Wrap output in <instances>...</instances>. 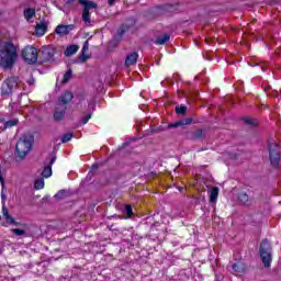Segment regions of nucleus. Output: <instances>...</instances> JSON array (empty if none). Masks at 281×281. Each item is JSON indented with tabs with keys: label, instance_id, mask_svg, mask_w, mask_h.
Segmentation results:
<instances>
[{
	"label": "nucleus",
	"instance_id": "nucleus-1",
	"mask_svg": "<svg viewBox=\"0 0 281 281\" xmlns=\"http://www.w3.org/2000/svg\"><path fill=\"white\" fill-rule=\"evenodd\" d=\"M19 54L16 46L11 41H0V67L12 69L16 65Z\"/></svg>",
	"mask_w": 281,
	"mask_h": 281
},
{
	"label": "nucleus",
	"instance_id": "nucleus-2",
	"mask_svg": "<svg viewBox=\"0 0 281 281\" xmlns=\"http://www.w3.org/2000/svg\"><path fill=\"white\" fill-rule=\"evenodd\" d=\"M268 161L272 170H280L281 162V148L280 144L274 140L267 143Z\"/></svg>",
	"mask_w": 281,
	"mask_h": 281
},
{
	"label": "nucleus",
	"instance_id": "nucleus-3",
	"mask_svg": "<svg viewBox=\"0 0 281 281\" xmlns=\"http://www.w3.org/2000/svg\"><path fill=\"white\" fill-rule=\"evenodd\" d=\"M34 142V136L23 134L22 137L19 138L15 145V155L19 159H25L32 150V144Z\"/></svg>",
	"mask_w": 281,
	"mask_h": 281
},
{
	"label": "nucleus",
	"instance_id": "nucleus-4",
	"mask_svg": "<svg viewBox=\"0 0 281 281\" xmlns=\"http://www.w3.org/2000/svg\"><path fill=\"white\" fill-rule=\"evenodd\" d=\"M21 79L16 76L8 77L1 85L0 95L1 98H10L14 93V89H19Z\"/></svg>",
	"mask_w": 281,
	"mask_h": 281
},
{
	"label": "nucleus",
	"instance_id": "nucleus-5",
	"mask_svg": "<svg viewBox=\"0 0 281 281\" xmlns=\"http://www.w3.org/2000/svg\"><path fill=\"white\" fill-rule=\"evenodd\" d=\"M259 256L261 258L263 267L269 269L271 267V241L269 239H262L259 247Z\"/></svg>",
	"mask_w": 281,
	"mask_h": 281
},
{
	"label": "nucleus",
	"instance_id": "nucleus-6",
	"mask_svg": "<svg viewBox=\"0 0 281 281\" xmlns=\"http://www.w3.org/2000/svg\"><path fill=\"white\" fill-rule=\"evenodd\" d=\"M22 58L26 65L38 63V50L34 46H26L22 49Z\"/></svg>",
	"mask_w": 281,
	"mask_h": 281
},
{
	"label": "nucleus",
	"instance_id": "nucleus-7",
	"mask_svg": "<svg viewBox=\"0 0 281 281\" xmlns=\"http://www.w3.org/2000/svg\"><path fill=\"white\" fill-rule=\"evenodd\" d=\"M54 56H56V48L52 45L42 47L40 63H54Z\"/></svg>",
	"mask_w": 281,
	"mask_h": 281
},
{
	"label": "nucleus",
	"instance_id": "nucleus-8",
	"mask_svg": "<svg viewBox=\"0 0 281 281\" xmlns=\"http://www.w3.org/2000/svg\"><path fill=\"white\" fill-rule=\"evenodd\" d=\"M74 100V93L69 90H66L64 93H61L58 97V100L56 102L57 106H63L64 109H69V104Z\"/></svg>",
	"mask_w": 281,
	"mask_h": 281
},
{
	"label": "nucleus",
	"instance_id": "nucleus-9",
	"mask_svg": "<svg viewBox=\"0 0 281 281\" xmlns=\"http://www.w3.org/2000/svg\"><path fill=\"white\" fill-rule=\"evenodd\" d=\"M54 164H56V154H50V156L48 157V162H45L44 169L42 171V177H44V179H49V177H52V167L54 166Z\"/></svg>",
	"mask_w": 281,
	"mask_h": 281
},
{
	"label": "nucleus",
	"instance_id": "nucleus-10",
	"mask_svg": "<svg viewBox=\"0 0 281 281\" xmlns=\"http://www.w3.org/2000/svg\"><path fill=\"white\" fill-rule=\"evenodd\" d=\"M76 29V25L74 24H59L55 29V33L58 34V36H67L69 35V32L74 31Z\"/></svg>",
	"mask_w": 281,
	"mask_h": 281
},
{
	"label": "nucleus",
	"instance_id": "nucleus-11",
	"mask_svg": "<svg viewBox=\"0 0 281 281\" xmlns=\"http://www.w3.org/2000/svg\"><path fill=\"white\" fill-rule=\"evenodd\" d=\"M65 115H67V108H63L56 104L55 110L53 112V117L55 122H63V120H65Z\"/></svg>",
	"mask_w": 281,
	"mask_h": 281
},
{
	"label": "nucleus",
	"instance_id": "nucleus-12",
	"mask_svg": "<svg viewBox=\"0 0 281 281\" xmlns=\"http://www.w3.org/2000/svg\"><path fill=\"white\" fill-rule=\"evenodd\" d=\"M237 201L246 207H251V205L254 204V200L245 191H241L237 194Z\"/></svg>",
	"mask_w": 281,
	"mask_h": 281
},
{
	"label": "nucleus",
	"instance_id": "nucleus-13",
	"mask_svg": "<svg viewBox=\"0 0 281 281\" xmlns=\"http://www.w3.org/2000/svg\"><path fill=\"white\" fill-rule=\"evenodd\" d=\"M138 58L139 54L137 52H132L127 54L125 58V67H133V65H137Z\"/></svg>",
	"mask_w": 281,
	"mask_h": 281
},
{
	"label": "nucleus",
	"instance_id": "nucleus-14",
	"mask_svg": "<svg viewBox=\"0 0 281 281\" xmlns=\"http://www.w3.org/2000/svg\"><path fill=\"white\" fill-rule=\"evenodd\" d=\"M78 3L80 5H83L85 12H90V10H94L95 8H98V3L91 0H78Z\"/></svg>",
	"mask_w": 281,
	"mask_h": 281
},
{
	"label": "nucleus",
	"instance_id": "nucleus-15",
	"mask_svg": "<svg viewBox=\"0 0 281 281\" xmlns=\"http://www.w3.org/2000/svg\"><path fill=\"white\" fill-rule=\"evenodd\" d=\"M204 137H205V131L201 128L190 132L189 134V139H191L192 142H196L198 139H203Z\"/></svg>",
	"mask_w": 281,
	"mask_h": 281
},
{
	"label": "nucleus",
	"instance_id": "nucleus-16",
	"mask_svg": "<svg viewBox=\"0 0 281 281\" xmlns=\"http://www.w3.org/2000/svg\"><path fill=\"white\" fill-rule=\"evenodd\" d=\"M46 33H47V22L42 21L41 23L36 24L35 34L37 36H45Z\"/></svg>",
	"mask_w": 281,
	"mask_h": 281
},
{
	"label": "nucleus",
	"instance_id": "nucleus-17",
	"mask_svg": "<svg viewBox=\"0 0 281 281\" xmlns=\"http://www.w3.org/2000/svg\"><path fill=\"white\" fill-rule=\"evenodd\" d=\"M192 122V117H188L184 121H177L176 123H170L167 125V128H179V126H186Z\"/></svg>",
	"mask_w": 281,
	"mask_h": 281
},
{
	"label": "nucleus",
	"instance_id": "nucleus-18",
	"mask_svg": "<svg viewBox=\"0 0 281 281\" xmlns=\"http://www.w3.org/2000/svg\"><path fill=\"white\" fill-rule=\"evenodd\" d=\"M88 50H89V42L86 41L82 46V49H81V55L79 56V58L82 63H87V60H89V58H91V56L85 54V52H88Z\"/></svg>",
	"mask_w": 281,
	"mask_h": 281
},
{
	"label": "nucleus",
	"instance_id": "nucleus-19",
	"mask_svg": "<svg viewBox=\"0 0 281 281\" xmlns=\"http://www.w3.org/2000/svg\"><path fill=\"white\" fill-rule=\"evenodd\" d=\"M232 269L235 273H245L247 267L243 262L237 261L232 265Z\"/></svg>",
	"mask_w": 281,
	"mask_h": 281
},
{
	"label": "nucleus",
	"instance_id": "nucleus-20",
	"mask_svg": "<svg viewBox=\"0 0 281 281\" xmlns=\"http://www.w3.org/2000/svg\"><path fill=\"white\" fill-rule=\"evenodd\" d=\"M164 10L165 12H169L170 14H177L179 12V3L166 4Z\"/></svg>",
	"mask_w": 281,
	"mask_h": 281
},
{
	"label": "nucleus",
	"instance_id": "nucleus-21",
	"mask_svg": "<svg viewBox=\"0 0 281 281\" xmlns=\"http://www.w3.org/2000/svg\"><path fill=\"white\" fill-rule=\"evenodd\" d=\"M210 203H216L217 199H218V187H213L210 190Z\"/></svg>",
	"mask_w": 281,
	"mask_h": 281
},
{
	"label": "nucleus",
	"instance_id": "nucleus-22",
	"mask_svg": "<svg viewBox=\"0 0 281 281\" xmlns=\"http://www.w3.org/2000/svg\"><path fill=\"white\" fill-rule=\"evenodd\" d=\"M78 49H79L78 45H69L65 49L64 55L67 57L74 56V54H77Z\"/></svg>",
	"mask_w": 281,
	"mask_h": 281
},
{
	"label": "nucleus",
	"instance_id": "nucleus-23",
	"mask_svg": "<svg viewBox=\"0 0 281 281\" xmlns=\"http://www.w3.org/2000/svg\"><path fill=\"white\" fill-rule=\"evenodd\" d=\"M170 41V34L166 33L162 36H159L155 41V45H166Z\"/></svg>",
	"mask_w": 281,
	"mask_h": 281
},
{
	"label": "nucleus",
	"instance_id": "nucleus-24",
	"mask_svg": "<svg viewBox=\"0 0 281 281\" xmlns=\"http://www.w3.org/2000/svg\"><path fill=\"white\" fill-rule=\"evenodd\" d=\"M34 16H36V9L27 8L24 10V19H26V21L34 19Z\"/></svg>",
	"mask_w": 281,
	"mask_h": 281
},
{
	"label": "nucleus",
	"instance_id": "nucleus-25",
	"mask_svg": "<svg viewBox=\"0 0 281 281\" xmlns=\"http://www.w3.org/2000/svg\"><path fill=\"white\" fill-rule=\"evenodd\" d=\"M43 188H45V180L43 178H40V179L35 180L34 189L35 190H43Z\"/></svg>",
	"mask_w": 281,
	"mask_h": 281
},
{
	"label": "nucleus",
	"instance_id": "nucleus-26",
	"mask_svg": "<svg viewBox=\"0 0 281 281\" xmlns=\"http://www.w3.org/2000/svg\"><path fill=\"white\" fill-rule=\"evenodd\" d=\"M176 113L177 115H184L186 113H188V106H186L184 104L176 106Z\"/></svg>",
	"mask_w": 281,
	"mask_h": 281
},
{
	"label": "nucleus",
	"instance_id": "nucleus-27",
	"mask_svg": "<svg viewBox=\"0 0 281 281\" xmlns=\"http://www.w3.org/2000/svg\"><path fill=\"white\" fill-rule=\"evenodd\" d=\"M71 76H72V71L71 69H68L65 74H64V77H63V85H66V82H68L69 80H71Z\"/></svg>",
	"mask_w": 281,
	"mask_h": 281
},
{
	"label": "nucleus",
	"instance_id": "nucleus-28",
	"mask_svg": "<svg viewBox=\"0 0 281 281\" xmlns=\"http://www.w3.org/2000/svg\"><path fill=\"white\" fill-rule=\"evenodd\" d=\"M72 138H74V133H71V132L66 133L61 137V144H67V142H71Z\"/></svg>",
	"mask_w": 281,
	"mask_h": 281
},
{
	"label": "nucleus",
	"instance_id": "nucleus-29",
	"mask_svg": "<svg viewBox=\"0 0 281 281\" xmlns=\"http://www.w3.org/2000/svg\"><path fill=\"white\" fill-rule=\"evenodd\" d=\"M4 218L8 223V225H15L19 226V222H16V220H14V217H12V215H4Z\"/></svg>",
	"mask_w": 281,
	"mask_h": 281
},
{
	"label": "nucleus",
	"instance_id": "nucleus-30",
	"mask_svg": "<svg viewBox=\"0 0 281 281\" xmlns=\"http://www.w3.org/2000/svg\"><path fill=\"white\" fill-rule=\"evenodd\" d=\"M82 21L85 23H91V12L90 11H82Z\"/></svg>",
	"mask_w": 281,
	"mask_h": 281
},
{
	"label": "nucleus",
	"instance_id": "nucleus-31",
	"mask_svg": "<svg viewBox=\"0 0 281 281\" xmlns=\"http://www.w3.org/2000/svg\"><path fill=\"white\" fill-rule=\"evenodd\" d=\"M19 124V120H9L4 122V130L12 128V126H16Z\"/></svg>",
	"mask_w": 281,
	"mask_h": 281
},
{
	"label": "nucleus",
	"instance_id": "nucleus-32",
	"mask_svg": "<svg viewBox=\"0 0 281 281\" xmlns=\"http://www.w3.org/2000/svg\"><path fill=\"white\" fill-rule=\"evenodd\" d=\"M65 196H67V190H65V189L59 190V191L55 194V199H57V201H60L61 199H65Z\"/></svg>",
	"mask_w": 281,
	"mask_h": 281
},
{
	"label": "nucleus",
	"instance_id": "nucleus-33",
	"mask_svg": "<svg viewBox=\"0 0 281 281\" xmlns=\"http://www.w3.org/2000/svg\"><path fill=\"white\" fill-rule=\"evenodd\" d=\"M125 214L127 218L133 217V206L131 204L125 205Z\"/></svg>",
	"mask_w": 281,
	"mask_h": 281
},
{
	"label": "nucleus",
	"instance_id": "nucleus-34",
	"mask_svg": "<svg viewBox=\"0 0 281 281\" xmlns=\"http://www.w3.org/2000/svg\"><path fill=\"white\" fill-rule=\"evenodd\" d=\"M11 232L14 236H25V229L12 228Z\"/></svg>",
	"mask_w": 281,
	"mask_h": 281
},
{
	"label": "nucleus",
	"instance_id": "nucleus-35",
	"mask_svg": "<svg viewBox=\"0 0 281 281\" xmlns=\"http://www.w3.org/2000/svg\"><path fill=\"white\" fill-rule=\"evenodd\" d=\"M245 124H247L248 126H256V120L251 119V117H244L243 119Z\"/></svg>",
	"mask_w": 281,
	"mask_h": 281
},
{
	"label": "nucleus",
	"instance_id": "nucleus-36",
	"mask_svg": "<svg viewBox=\"0 0 281 281\" xmlns=\"http://www.w3.org/2000/svg\"><path fill=\"white\" fill-rule=\"evenodd\" d=\"M91 120V113H88L87 115H85L81 120V124L85 125V124H88L89 121Z\"/></svg>",
	"mask_w": 281,
	"mask_h": 281
},
{
	"label": "nucleus",
	"instance_id": "nucleus-37",
	"mask_svg": "<svg viewBox=\"0 0 281 281\" xmlns=\"http://www.w3.org/2000/svg\"><path fill=\"white\" fill-rule=\"evenodd\" d=\"M5 190H1V204L5 205V201H8V196L5 195Z\"/></svg>",
	"mask_w": 281,
	"mask_h": 281
},
{
	"label": "nucleus",
	"instance_id": "nucleus-38",
	"mask_svg": "<svg viewBox=\"0 0 281 281\" xmlns=\"http://www.w3.org/2000/svg\"><path fill=\"white\" fill-rule=\"evenodd\" d=\"M0 183H1L2 190H5V178H3L1 170H0Z\"/></svg>",
	"mask_w": 281,
	"mask_h": 281
},
{
	"label": "nucleus",
	"instance_id": "nucleus-39",
	"mask_svg": "<svg viewBox=\"0 0 281 281\" xmlns=\"http://www.w3.org/2000/svg\"><path fill=\"white\" fill-rule=\"evenodd\" d=\"M9 214H10V212L8 211V206H5V204H2V215L7 216Z\"/></svg>",
	"mask_w": 281,
	"mask_h": 281
},
{
	"label": "nucleus",
	"instance_id": "nucleus-40",
	"mask_svg": "<svg viewBox=\"0 0 281 281\" xmlns=\"http://www.w3.org/2000/svg\"><path fill=\"white\" fill-rule=\"evenodd\" d=\"M117 34H119V36H124V34H126V29L120 27V29L117 30Z\"/></svg>",
	"mask_w": 281,
	"mask_h": 281
},
{
	"label": "nucleus",
	"instance_id": "nucleus-41",
	"mask_svg": "<svg viewBox=\"0 0 281 281\" xmlns=\"http://www.w3.org/2000/svg\"><path fill=\"white\" fill-rule=\"evenodd\" d=\"M36 83V80L34 79V77H31L29 80H27V85L30 87H34V85Z\"/></svg>",
	"mask_w": 281,
	"mask_h": 281
},
{
	"label": "nucleus",
	"instance_id": "nucleus-42",
	"mask_svg": "<svg viewBox=\"0 0 281 281\" xmlns=\"http://www.w3.org/2000/svg\"><path fill=\"white\" fill-rule=\"evenodd\" d=\"M109 5H115V0H108Z\"/></svg>",
	"mask_w": 281,
	"mask_h": 281
},
{
	"label": "nucleus",
	"instance_id": "nucleus-43",
	"mask_svg": "<svg viewBox=\"0 0 281 281\" xmlns=\"http://www.w3.org/2000/svg\"><path fill=\"white\" fill-rule=\"evenodd\" d=\"M89 106H95V103L89 102Z\"/></svg>",
	"mask_w": 281,
	"mask_h": 281
},
{
	"label": "nucleus",
	"instance_id": "nucleus-44",
	"mask_svg": "<svg viewBox=\"0 0 281 281\" xmlns=\"http://www.w3.org/2000/svg\"><path fill=\"white\" fill-rule=\"evenodd\" d=\"M92 168L98 169V164L92 165Z\"/></svg>",
	"mask_w": 281,
	"mask_h": 281
},
{
	"label": "nucleus",
	"instance_id": "nucleus-45",
	"mask_svg": "<svg viewBox=\"0 0 281 281\" xmlns=\"http://www.w3.org/2000/svg\"><path fill=\"white\" fill-rule=\"evenodd\" d=\"M0 122H3V119H0Z\"/></svg>",
	"mask_w": 281,
	"mask_h": 281
}]
</instances>
